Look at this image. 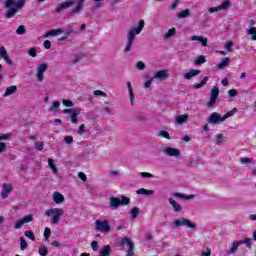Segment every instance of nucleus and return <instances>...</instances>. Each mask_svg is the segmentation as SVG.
Here are the masks:
<instances>
[{
    "label": "nucleus",
    "instance_id": "9b49d317",
    "mask_svg": "<svg viewBox=\"0 0 256 256\" xmlns=\"http://www.w3.org/2000/svg\"><path fill=\"white\" fill-rule=\"evenodd\" d=\"M122 245H126L128 247L126 256H135V246L133 245V242H131L129 238H122Z\"/></svg>",
    "mask_w": 256,
    "mask_h": 256
},
{
    "label": "nucleus",
    "instance_id": "338daca9",
    "mask_svg": "<svg viewBox=\"0 0 256 256\" xmlns=\"http://www.w3.org/2000/svg\"><path fill=\"white\" fill-rule=\"evenodd\" d=\"M64 141L68 145H71V143H73V136H65Z\"/></svg>",
    "mask_w": 256,
    "mask_h": 256
},
{
    "label": "nucleus",
    "instance_id": "6e6d98bb",
    "mask_svg": "<svg viewBox=\"0 0 256 256\" xmlns=\"http://www.w3.org/2000/svg\"><path fill=\"white\" fill-rule=\"evenodd\" d=\"M62 104L65 106V107H73V101L71 100H67V99H63L62 100Z\"/></svg>",
    "mask_w": 256,
    "mask_h": 256
},
{
    "label": "nucleus",
    "instance_id": "49530a36",
    "mask_svg": "<svg viewBox=\"0 0 256 256\" xmlns=\"http://www.w3.org/2000/svg\"><path fill=\"white\" fill-rule=\"evenodd\" d=\"M243 244L246 245V247H248L249 249H251V247H253V242L251 241V238H245L242 241Z\"/></svg>",
    "mask_w": 256,
    "mask_h": 256
},
{
    "label": "nucleus",
    "instance_id": "1a4fd4ad",
    "mask_svg": "<svg viewBox=\"0 0 256 256\" xmlns=\"http://www.w3.org/2000/svg\"><path fill=\"white\" fill-rule=\"evenodd\" d=\"M162 151L164 155H167V157H175V159H179V157H181V151L177 148L168 146L165 147Z\"/></svg>",
    "mask_w": 256,
    "mask_h": 256
},
{
    "label": "nucleus",
    "instance_id": "39448f33",
    "mask_svg": "<svg viewBox=\"0 0 256 256\" xmlns=\"http://www.w3.org/2000/svg\"><path fill=\"white\" fill-rule=\"evenodd\" d=\"M95 229L96 231H100V233H109L111 231V224L109 220H96L95 221Z\"/></svg>",
    "mask_w": 256,
    "mask_h": 256
},
{
    "label": "nucleus",
    "instance_id": "ddd939ff",
    "mask_svg": "<svg viewBox=\"0 0 256 256\" xmlns=\"http://www.w3.org/2000/svg\"><path fill=\"white\" fill-rule=\"evenodd\" d=\"M152 79H158V81H166V79H169V71L167 70H160L157 71Z\"/></svg>",
    "mask_w": 256,
    "mask_h": 256
},
{
    "label": "nucleus",
    "instance_id": "dca6fc26",
    "mask_svg": "<svg viewBox=\"0 0 256 256\" xmlns=\"http://www.w3.org/2000/svg\"><path fill=\"white\" fill-rule=\"evenodd\" d=\"M61 33H65L63 28L52 29L46 32L42 37L43 39H47V37H57V35H61Z\"/></svg>",
    "mask_w": 256,
    "mask_h": 256
},
{
    "label": "nucleus",
    "instance_id": "864d4df0",
    "mask_svg": "<svg viewBox=\"0 0 256 256\" xmlns=\"http://www.w3.org/2000/svg\"><path fill=\"white\" fill-rule=\"evenodd\" d=\"M35 149H37L38 151H43V147H45V144H43V142H35Z\"/></svg>",
    "mask_w": 256,
    "mask_h": 256
},
{
    "label": "nucleus",
    "instance_id": "8fccbe9b",
    "mask_svg": "<svg viewBox=\"0 0 256 256\" xmlns=\"http://www.w3.org/2000/svg\"><path fill=\"white\" fill-rule=\"evenodd\" d=\"M17 35H25L26 30H25V26L21 25L17 28L16 30Z\"/></svg>",
    "mask_w": 256,
    "mask_h": 256
},
{
    "label": "nucleus",
    "instance_id": "2eb2a0df",
    "mask_svg": "<svg viewBox=\"0 0 256 256\" xmlns=\"http://www.w3.org/2000/svg\"><path fill=\"white\" fill-rule=\"evenodd\" d=\"M0 57L4 59L8 65H13V60L9 57V53H7L5 46H0Z\"/></svg>",
    "mask_w": 256,
    "mask_h": 256
},
{
    "label": "nucleus",
    "instance_id": "20e7f679",
    "mask_svg": "<svg viewBox=\"0 0 256 256\" xmlns=\"http://www.w3.org/2000/svg\"><path fill=\"white\" fill-rule=\"evenodd\" d=\"M237 113V108L232 109L231 111L227 112L224 116L221 117V115L217 114L216 112H213L210 115L209 123L211 125H217V123H223L226 119H229V117H233Z\"/></svg>",
    "mask_w": 256,
    "mask_h": 256
},
{
    "label": "nucleus",
    "instance_id": "e2e57ef3",
    "mask_svg": "<svg viewBox=\"0 0 256 256\" xmlns=\"http://www.w3.org/2000/svg\"><path fill=\"white\" fill-rule=\"evenodd\" d=\"M91 247H92L93 251H99V243L97 241H93L91 243Z\"/></svg>",
    "mask_w": 256,
    "mask_h": 256
},
{
    "label": "nucleus",
    "instance_id": "0e129e2a",
    "mask_svg": "<svg viewBox=\"0 0 256 256\" xmlns=\"http://www.w3.org/2000/svg\"><path fill=\"white\" fill-rule=\"evenodd\" d=\"M216 139H217V145H219L220 143H223V141H224L223 134L216 135Z\"/></svg>",
    "mask_w": 256,
    "mask_h": 256
},
{
    "label": "nucleus",
    "instance_id": "4d7b16f0",
    "mask_svg": "<svg viewBox=\"0 0 256 256\" xmlns=\"http://www.w3.org/2000/svg\"><path fill=\"white\" fill-rule=\"evenodd\" d=\"M233 42H227L226 44H225V49H226V51H228V53H231V51H233Z\"/></svg>",
    "mask_w": 256,
    "mask_h": 256
},
{
    "label": "nucleus",
    "instance_id": "e433bc0d",
    "mask_svg": "<svg viewBox=\"0 0 256 256\" xmlns=\"http://www.w3.org/2000/svg\"><path fill=\"white\" fill-rule=\"evenodd\" d=\"M48 167H50V169H52V171L55 175H57L59 173L57 166H55V163H53V159H51V158L48 159Z\"/></svg>",
    "mask_w": 256,
    "mask_h": 256
},
{
    "label": "nucleus",
    "instance_id": "680f3d73",
    "mask_svg": "<svg viewBox=\"0 0 256 256\" xmlns=\"http://www.w3.org/2000/svg\"><path fill=\"white\" fill-rule=\"evenodd\" d=\"M5 151H7V144L0 142V153H5Z\"/></svg>",
    "mask_w": 256,
    "mask_h": 256
},
{
    "label": "nucleus",
    "instance_id": "7ed1b4c3",
    "mask_svg": "<svg viewBox=\"0 0 256 256\" xmlns=\"http://www.w3.org/2000/svg\"><path fill=\"white\" fill-rule=\"evenodd\" d=\"M64 214L65 211L62 208H51L44 212V215L46 217H51V225H59V221H61V216Z\"/></svg>",
    "mask_w": 256,
    "mask_h": 256
},
{
    "label": "nucleus",
    "instance_id": "ea45409f",
    "mask_svg": "<svg viewBox=\"0 0 256 256\" xmlns=\"http://www.w3.org/2000/svg\"><path fill=\"white\" fill-rule=\"evenodd\" d=\"M248 35H252L251 39L252 41H256V28L251 27L250 29L247 30Z\"/></svg>",
    "mask_w": 256,
    "mask_h": 256
},
{
    "label": "nucleus",
    "instance_id": "cd10ccee",
    "mask_svg": "<svg viewBox=\"0 0 256 256\" xmlns=\"http://www.w3.org/2000/svg\"><path fill=\"white\" fill-rule=\"evenodd\" d=\"M100 256H111V246L105 245L100 249Z\"/></svg>",
    "mask_w": 256,
    "mask_h": 256
},
{
    "label": "nucleus",
    "instance_id": "0eeeda50",
    "mask_svg": "<svg viewBox=\"0 0 256 256\" xmlns=\"http://www.w3.org/2000/svg\"><path fill=\"white\" fill-rule=\"evenodd\" d=\"M63 113L65 115L70 114V121L73 125H77L79 123V115H81V110L74 108V109H64Z\"/></svg>",
    "mask_w": 256,
    "mask_h": 256
},
{
    "label": "nucleus",
    "instance_id": "f03ea898",
    "mask_svg": "<svg viewBox=\"0 0 256 256\" xmlns=\"http://www.w3.org/2000/svg\"><path fill=\"white\" fill-rule=\"evenodd\" d=\"M25 3L27 0H7L4 5L5 9H8L5 14L6 19L15 17V14L25 7Z\"/></svg>",
    "mask_w": 256,
    "mask_h": 256
},
{
    "label": "nucleus",
    "instance_id": "f257e3e1",
    "mask_svg": "<svg viewBox=\"0 0 256 256\" xmlns=\"http://www.w3.org/2000/svg\"><path fill=\"white\" fill-rule=\"evenodd\" d=\"M143 29H145V20H140L136 28L128 30L124 53H129L131 51L133 43H135V39H137V35H141V31H143Z\"/></svg>",
    "mask_w": 256,
    "mask_h": 256
},
{
    "label": "nucleus",
    "instance_id": "13d9d810",
    "mask_svg": "<svg viewBox=\"0 0 256 256\" xmlns=\"http://www.w3.org/2000/svg\"><path fill=\"white\" fill-rule=\"evenodd\" d=\"M136 67H137V69H139V71H143V70L145 69V62H143V61H138V62L136 63Z\"/></svg>",
    "mask_w": 256,
    "mask_h": 256
},
{
    "label": "nucleus",
    "instance_id": "aec40b11",
    "mask_svg": "<svg viewBox=\"0 0 256 256\" xmlns=\"http://www.w3.org/2000/svg\"><path fill=\"white\" fill-rule=\"evenodd\" d=\"M83 3H85V0H79L76 7L70 12L71 17H74V15H77L83 11Z\"/></svg>",
    "mask_w": 256,
    "mask_h": 256
},
{
    "label": "nucleus",
    "instance_id": "2f4dec72",
    "mask_svg": "<svg viewBox=\"0 0 256 256\" xmlns=\"http://www.w3.org/2000/svg\"><path fill=\"white\" fill-rule=\"evenodd\" d=\"M220 11H227L231 7V0H225L219 6Z\"/></svg>",
    "mask_w": 256,
    "mask_h": 256
},
{
    "label": "nucleus",
    "instance_id": "7c9ffc66",
    "mask_svg": "<svg viewBox=\"0 0 256 256\" xmlns=\"http://www.w3.org/2000/svg\"><path fill=\"white\" fill-rule=\"evenodd\" d=\"M137 195H154L155 194V191L154 190H147L145 188H141V189H138L136 191Z\"/></svg>",
    "mask_w": 256,
    "mask_h": 256
},
{
    "label": "nucleus",
    "instance_id": "a18cd8bd",
    "mask_svg": "<svg viewBox=\"0 0 256 256\" xmlns=\"http://www.w3.org/2000/svg\"><path fill=\"white\" fill-rule=\"evenodd\" d=\"M59 107H61V102L55 101L52 103V106L50 107V111H57Z\"/></svg>",
    "mask_w": 256,
    "mask_h": 256
},
{
    "label": "nucleus",
    "instance_id": "79ce46f5",
    "mask_svg": "<svg viewBox=\"0 0 256 256\" xmlns=\"http://www.w3.org/2000/svg\"><path fill=\"white\" fill-rule=\"evenodd\" d=\"M158 137H163L164 139H171V136L169 135V132L165 131V130H161L158 132Z\"/></svg>",
    "mask_w": 256,
    "mask_h": 256
},
{
    "label": "nucleus",
    "instance_id": "5fc2aeb1",
    "mask_svg": "<svg viewBox=\"0 0 256 256\" xmlns=\"http://www.w3.org/2000/svg\"><path fill=\"white\" fill-rule=\"evenodd\" d=\"M49 237H51V229L46 227L45 230H44V239H45V241H47L49 239Z\"/></svg>",
    "mask_w": 256,
    "mask_h": 256
},
{
    "label": "nucleus",
    "instance_id": "a19ab883",
    "mask_svg": "<svg viewBox=\"0 0 256 256\" xmlns=\"http://www.w3.org/2000/svg\"><path fill=\"white\" fill-rule=\"evenodd\" d=\"M27 247H29V244H27V241L25 240V238L21 237L20 238V249H21V251H25Z\"/></svg>",
    "mask_w": 256,
    "mask_h": 256
},
{
    "label": "nucleus",
    "instance_id": "6ab92c4d",
    "mask_svg": "<svg viewBox=\"0 0 256 256\" xmlns=\"http://www.w3.org/2000/svg\"><path fill=\"white\" fill-rule=\"evenodd\" d=\"M101 1L104 0H94L95 4L92 6L93 11H97V9H100V7H103V4H101ZM121 3V0H112L111 6L115 7V5Z\"/></svg>",
    "mask_w": 256,
    "mask_h": 256
},
{
    "label": "nucleus",
    "instance_id": "412c9836",
    "mask_svg": "<svg viewBox=\"0 0 256 256\" xmlns=\"http://www.w3.org/2000/svg\"><path fill=\"white\" fill-rule=\"evenodd\" d=\"M168 202L170 205H172L175 213H179V212L183 211V207L181 206V204L177 203V201H175V199L169 198Z\"/></svg>",
    "mask_w": 256,
    "mask_h": 256
},
{
    "label": "nucleus",
    "instance_id": "b1692460",
    "mask_svg": "<svg viewBox=\"0 0 256 256\" xmlns=\"http://www.w3.org/2000/svg\"><path fill=\"white\" fill-rule=\"evenodd\" d=\"M53 201H54V203L59 205L65 201V197L63 196V194H61L59 192H54Z\"/></svg>",
    "mask_w": 256,
    "mask_h": 256
},
{
    "label": "nucleus",
    "instance_id": "09e8293b",
    "mask_svg": "<svg viewBox=\"0 0 256 256\" xmlns=\"http://www.w3.org/2000/svg\"><path fill=\"white\" fill-rule=\"evenodd\" d=\"M24 235L25 237H28V239H31V241H35V234H33L32 231H25Z\"/></svg>",
    "mask_w": 256,
    "mask_h": 256
},
{
    "label": "nucleus",
    "instance_id": "f704fd0d",
    "mask_svg": "<svg viewBox=\"0 0 256 256\" xmlns=\"http://www.w3.org/2000/svg\"><path fill=\"white\" fill-rule=\"evenodd\" d=\"M203 63H207V58L203 55L198 56L195 60H194V65H203Z\"/></svg>",
    "mask_w": 256,
    "mask_h": 256
},
{
    "label": "nucleus",
    "instance_id": "58836bf2",
    "mask_svg": "<svg viewBox=\"0 0 256 256\" xmlns=\"http://www.w3.org/2000/svg\"><path fill=\"white\" fill-rule=\"evenodd\" d=\"M240 163L242 165H249V164L255 163V161L253 159H251V158L242 157V158H240Z\"/></svg>",
    "mask_w": 256,
    "mask_h": 256
},
{
    "label": "nucleus",
    "instance_id": "a211bd4d",
    "mask_svg": "<svg viewBox=\"0 0 256 256\" xmlns=\"http://www.w3.org/2000/svg\"><path fill=\"white\" fill-rule=\"evenodd\" d=\"M109 207H110V209H112V211L119 209V207H121L120 199L115 196H111L110 202H109Z\"/></svg>",
    "mask_w": 256,
    "mask_h": 256
},
{
    "label": "nucleus",
    "instance_id": "bf43d9fd",
    "mask_svg": "<svg viewBox=\"0 0 256 256\" xmlns=\"http://www.w3.org/2000/svg\"><path fill=\"white\" fill-rule=\"evenodd\" d=\"M141 177H144L146 179H153V174L149 173V172H142L140 173Z\"/></svg>",
    "mask_w": 256,
    "mask_h": 256
},
{
    "label": "nucleus",
    "instance_id": "c03bdc74",
    "mask_svg": "<svg viewBox=\"0 0 256 256\" xmlns=\"http://www.w3.org/2000/svg\"><path fill=\"white\" fill-rule=\"evenodd\" d=\"M131 203V199L127 196H121L120 205H129Z\"/></svg>",
    "mask_w": 256,
    "mask_h": 256
},
{
    "label": "nucleus",
    "instance_id": "6e6552de",
    "mask_svg": "<svg viewBox=\"0 0 256 256\" xmlns=\"http://www.w3.org/2000/svg\"><path fill=\"white\" fill-rule=\"evenodd\" d=\"M218 97H219V87L213 86L210 93V101L207 103V107L209 109L215 107V103H217Z\"/></svg>",
    "mask_w": 256,
    "mask_h": 256
},
{
    "label": "nucleus",
    "instance_id": "72a5a7b5",
    "mask_svg": "<svg viewBox=\"0 0 256 256\" xmlns=\"http://www.w3.org/2000/svg\"><path fill=\"white\" fill-rule=\"evenodd\" d=\"M208 81L209 77L205 76L200 83L194 85V89H201V87H205Z\"/></svg>",
    "mask_w": 256,
    "mask_h": 256
},
{
    "label": "nucleus",
    "instance_id": "a878e982",
    "mask_svg": "<svg viewBox=\"0 0 256 256\" xmlns=\"http://www.w3.org/2000/svg\"><path fill=\"white\" fill-rule=\"evenodd\" d=\"M191 41H199L202 47H207V38H203V36H192Z\"/></svg>",
    "mask_w": 256,
    "mask_h": 256
},
{
    "label": "nucleus",
    "instance_id": "f3484780",
    "mask_svg": "<svg viewBox=\"0 0 256 256\" xmlns=\"http://www.w3.org/2000/svg\"><path fill=\"white\" fill-rule=\"evenodd\" d=\"M73 5H75V0L62 2L56 8V13H61V11H65V9H69V7H73Z\"/></svg>",
    "mask_w": 256,
    "mask_h": 256
},
{
    "label": "nucleus",
    "instance_id": "603ef678",
    "mask_svg": "<svg viewBox=\"0 0 256 256\" xmlns=\"http://www.w3.org/2000/svg\"><path fill=\"white\" fill-rule=\"evenodd\" d=\"M87 133V130H85V124H81L78 129V135H85Z\"/></svg>",
    "mask_w": 256,
    "mask_h": 256
},
{
    "label": "nucleus",
    "instance_id": "4c0bfd02",
    "mask_svg": "<svg viewBox=\"0 0 256 256\" xmlns=\"http://www.w3.org/2000/svg\"><path fill=\"white\" fill-rule=\"evenodd\" d=\"M177 33V29L171 28L167 31V33L164 35V39H171Z\"/></svg>",
    "mask_w": 256,
    "mask_h": 256
},
{
    "label": "nucleus",
    "instance_id": "f8f14e48",
    "mask_svg": "<svg viewBox=\"0 0 256 256\" xmlns=\"http://www.w3.org/2000/svg\"><path fill=\"white\" fill-rule=\"evenodd\" d=\"M31 221H33V215H27L24 218L16 221V223L14 224V228L15 229H21V227H23L25 225V223H31Z\"/></svg>",
    "mask_w": 256,
    "mask_h": 256
},
{
    "label": "nucleus",
    "instance_id": "4468645a",
    "mask_svg": "<svg viewBox=\"0 0 256 256\" xmlns=\"http://www.w3.org/2000/svg\"><path fill=\"white\" fill-rule=\"evenodd\" d=\"M13 191V185L4 183L2 186L1 197L2 199H7L9 197V193Z\"/></svg>",
    "mask_w": 256,
    "mask_h": 256
},
{
    "label": "nucleus",
    "instance_id": "052dcab7",
    "mask_svg": "<svg viewBox=\"0 0 256 256\" xmlns=\"http://www.w3.org/2000/svg\"><path fill=\"white\" fill-rule=\"evenodd\" d=\"M28 54L30 55V57H37V49L30 48Z\"/></svg>",
    "mask_w": 256,
    "mask_h": 256
},
{
    "label": "nucleus",
    "instance_id": "423d86ee",
    "mask_svg": "<svg viewBox=\"0 0 256 256\" xmlns=\"http://www.w3.org/2000/svg\"><path fill=\"white\" fill-rule=\"evenodd\" d=\"M174 227L179 229V227H188L189 229H197V224L193 223L191 220L187 218L176 219L174 220Z\"/></svg>",
    "mask_w": 256,
    "mask_h": 256
},
{
    "label": "nucleus",
    "instance_id": "473e14b6",
    "mask_svg": "<svg viewBox=\"0 0 256 256\" xmlns=\"http://www.w3.org/2000/svg\"><path fill=\"white\" fill-rule=\"evenodd\" d=\"M230 61H231V60H230L229 58H227V57L223 58V59L221 60V62H220L219 64H217V68H218V69H225V67H226L227 65H229Z\"/></svg>",
    "mask_w": 256,
    "mask_h": 256
},
{
    "label": "nucleus",
    "instance_id": "37998d69",
    "mask_svg": "<svg viewBox=\"0 0 256 256\" xmlns=\"http://www.w3.org/2000/svg\"><path fill=\"white\" fill-rule=\"evenodd\" d=\"M130 214L132 219H137V217H139V208L138 207L132 208Z\"/></svg>",
    "mask_w": 256,
    "mask_h": 256
},
{
    "label": "nucleus",
    "instance_id": "3c124183",
    "mask_svg": "<svg viewBox=\"0 0 256 256\" xmlns=\"http://www.w3.org/2000/svg\"><path fill=\"white\" fill-rule=\"evenodd\" d=\"M47 253H49V251L47 250L46 246H43V247L39 248V255L47 256Z\"/></svg>",
    "mask_w": 256,
    "mask_h": 256
},
{
    "label": "nucleus",
    "instance_id": "c85d7f7f",
    "mask_svg": "<svg viewBox=\"0 0 256 256\" xmlns=\"http://www.w3.org/2000/svg\"><path fill=\"white\" fill-rule=\"evenodd\" d=\"M187 119H189V115L187 114L176 116V123L178 125H183L187 121Z\"/></svg>",
    "mask_w": 256,
    "mask_h": 256
},
{
    "label": "nucleus",
    "instance_id": "774afa93",
    "mask_svg": "<svg viewBox=\"0 0 256 256\" xmlns=\"http://www.w3.org/2000/svg\"><path fill=\"white\" fill-rule=\"evenodd\" d=\"M78 177H79V179H81V181H87V175H85V173H83V172H79L78 173Z\"/></svg>",
    "mask_w": 256,
    "mask_h": 256
},
{
    "label": "nucleus",
    "instance_id": "9d476101",
    "mask_svg": "<svg viewBox=\"0 0 256 256\" xmlns=\"http://www.w3.org/2000/svg\"><path fill=\"white\" fill-rule=\"evenodd\" d=\"M49 69V65L47 63H41L37 67V73H36V79L40 82L43 83V79H45V76L43 73Z\"/></svg>",
    "mask_w": 256,
    "mask_h": 256
},
{
    "label": "nucleus",
    "instance_id": "5701e85b",
    "mask_svg": "<svg viewBox=\"0 0 256 256\" xmlns=\"http://www.w3.org/2000/svg\"><path fill=\"white\" fill-rule=\"evenodd\" d=\"M172 195H173V197H176L178 199H184V201H189V200L195 198V195H186V194L179 193V192H175Z\"/></svg>",
    "mask_w": 256,
    "mask_h": 256
},
{
    "label": "nucleus",
    "instance_id": "bb28decb",
    "mask_svg": "<svg viewBox=\"0 0 256 256\" xmlns=\"http://www.w3.org/2000/svg\"><path fill=\"white\" fill-rule=\"evenodd\" d=\"M201 73V70H190L188 73L184 74V79H192V77H197Z\"/></svg>",
    "mask_w": 256,
    "mask_h": 256
},
{
    "label": "nucleus",
    "instance_id": "69168bd1",
    "mask_svg": "<svg viewBox=\"0 0 256 256\" xmlns=\"http://www.w3.org/2000/svg\"><path fill=\"white\" fill-rule=\"evenodd\" d=\"M153 80H154V78L152 77V78H150L148 81H146V82L144 83V88H145V89H149V87H151V83H153Z\"/></svg>",
    "mask_w": 256,
    "mask_h": 256
},
{
    "label": "nucleus",
    "instance_id": "393cba45",
    "mask_svg": "<svg viewBox=\"0 0 256 256\" xmlns=\"http://www.w3.org/2000/svg\"><path fill=\"white\" fill-rule=\"evenodd\" d=\"M17 93V86H9L6 88L5 93L3 94V97H9L10 95H15Z\"/></svg>",
    "mask_w": 256,
    "mask_h": 256
},
{
    "label": "nucleus",
    "instance_id": "de8ad7c7",
    "mask_svg": "<svg viewBox=\"0 0 256 256\" xmlns=\"http://www.w3.org/2000/svg\"><path fill=\"white\" fill-rule=\"evenodd\" d=\"M93 95H95L96 97H107V93H105L101 90H95L93 92Z\"/></svg>",
    "mask_w": 256,
    "mask_h": 256
},
{
    "label": "nucleus",
    "instance_id": "c9c22d12",
    "mask_svg": "<svg viewBox=\"0 0 256 256\" xmlns=\"http://www.w3.org/2000/svg\"><path fill=\"white\" fill-rule=\"evenodd\" d=\"M191 11L189 9H185L184 11H181L177 14L178 19H186V17H189Z\"/></svg>",
    "mask_w": 256,
    "mask_h": 256
},
{
    "label": "nucleus",
    "instance_id": "c756f323",
    "mask_svg": "<svg viewBox=\"0 0 256 256\" xmlns=\"http://www.w3.org/2000/svg\"><path fill=\"white\" fill-rule=\"evenodd\" d=\"M64 35H67L68 37H71V35H77V30L74 29L73 25L68 24L67 31L64 32Z\"/></svg>",
    "mask_w": 256,
    "mask_h": 256
},
{
    "label": "nucleus",
    "instance_id": "4be33fe9",
    "mask_svg": "<svg viewBox=\"0 0 256 256\" xmlns=\"http://www.w3.org/2000/svg\"><path fill=\"white\" fill-rule=\"evenodd\" d=\"M240 245H243V241H234L232 243L231 249L228 250V255H235V253H237V249H239Z\"/></svg>",
    "mask_w": 256,
    "mask_h": 256
}]
</instances>
